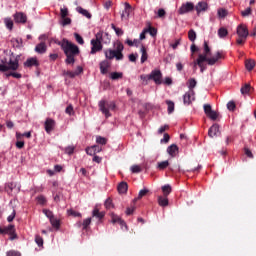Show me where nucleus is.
I'll list each match as a JSON object with an SVG mask.
<instances>
[{"instance_id":"1","label":"nucleus","mask_w":256,"mask_h":256,"mask_svg":"<svg viewBox=\"0 0 256 256\" xmlns=\"http://www.w3.org/2000/svg\"><path fill=\"white\" fill-rule=\"evenodd\" d=\"M58 45L62 47L66 55L67 65H73V63H75V56L79 55V47L66 39H63L62 42H58Z\"/></svg>"},{"instance_id":"2","label":"nucleus","mask_w":256,"mask_h":256,"mask_svg":"<svg viewBox=\"0 0 256 256\" xmlns=\"http://www.w3.org/2000/svg\"><path fill=\"white\" fill-rule=\"evenodd\" d=\"M17 69H19V59L15 57V55L10 54L1 59V73H6V71H17Z\"/></svg>"},{"instance_id":"3","label":"nucleus","mask_w":256,"mask_h":256,"mask_svg":"<svg viewBox=\"0 0 256 256\" xmlns=\"http://www.w3.org/2000/svg\"><path fill=\"white\" fill-rule=\"evenodd\" d=\"M125 46L120 41L114 43V49H107L104 51L106 59L109 61L116 59V61H122L123 59V50Z\"/></svg>"},{"instance_id":"4","label":"nucleus","mask_w":256,"mask_h":256,"mask_svg":"<svg viewBox=\"0 0 256 256\" xmlns=\"http://www.w3.org/2000/svg\"><path fill=\"white\" fill-rule=\"evenodd\" d=\"M223 57V52L221 51L216 52V55L210 58H206L203 55H198V59L193 62V65H198V67H201V64L206 62L208 65L213 66L215 63L219 62V59H223Z\"/></svg>"},{"instance_id":"5","label":"nucleus","mask_w":256,"mask_h":256,"mask_svg":"<svg viewBox=\"0 0 256 256\" xmlns=\"http://www.w3.org/2000/svg\"><path fill=\"white\" fill-rule=\"evenodd\" d=\"M236 33L238 35V38L236 40L237 45H243L249 37V29L245 24H240L237 27Z\"/></svg>"},{"instance_id":"6","label":"nucleus","mask_w":256,"mask_h":256,"mask_svg":"<svg viewBox=\"0 0 256 256\" xmlns=\"http://www.w3.org/2000/svg\"><path fill=\"white\" fill-rule=\"evenodd\" d=\"M100 111L105 115V117H111L109 109H115V102H107L102 100L99 102Z\"/></svg>"},{"instance_id":"7","label":"nucleus","mask_w":256,"mask_h":256,"mask_svg":"<svg viewBox=\"0 0 256 256\" xmlns=\"http://www.w3.org/2000/svg\"><path fill=\"white\" fill-rule=\"evenodd\" d=\"M0 233L2 235H10L11 241L17 239V233H15V225H8L7 227L0 228Z\"/></svg>"},{"instance_id":"8","label":"nucleus","mask_w":256,"mask_h":256,"mask_svg":"<svg viewBox=\"0 0 256 256\" xmlns=\"http://www.w3.org/2000/svg\"><path fill=\"white\" fill-rule=\"evenodd\" d=\"M161 79H163V74L161 73V70H153L150 73V81H154L156 85H161L163 83Z\"/></svg>"},{"instance_id":"9","label":"nucleus","mask_w":256,"mask_h":256,"mask_svg":"<svg viewBox=\"0 0 256 256\" xmlns=\"http://www.w3.org/2000/svg\"><path fill=\"white\" fill-rule=\"evenodd\" d=\"M193 9H195V4H193L192 2H187L181 5V7L178 9V14L185 15V13H191Z\"/></svg>"},{"instance_id":"10","label":"nucleus","mask_w":256,"mask_h":256,"mask_svg":"<svg viewBox=\"0 0 256 256\" xmlns=\"http://www.w3.org/2000/svg\"><path fill=\"white\" fill-rule=\"evenodd\" d=\"M81 73H83V67L78 66L76 71H67L64 70L62 72L63 77H69L70 79H75V77H77L78 75H81Z\"/></svg>"},{"instance_id":"11","label":"nucleus","mask_w":256,"mask_h":256,"mask_svg":"<svg viewBox=\"0 0 256 256\" xmlns=\"http://www.w3.org/2000/svg\"><path fill=\"white\" fill-rule=\"evenodd\" d=\"M184 105H191L193 101H195V91L194 90H189L184 94L183 97Z\"/></svg>"},{"instance_id":"12","label":"nucleus","mask_w":256,"mask_h":256,"mask_svg":"<svg viewBox=\"0 0 256 256\" xmlns=\"http://www.w3.org/2000/svg\"><path fill=\"white\" fill-rule=\"evenodd\" d=\"M91 45H92L91 52H90L91 55H95V53H98V51H102L103 49V44L93 39L91 40Z\"/></svg>"},{"instance_id":"13","label":"nucleus","mask_w":256,"mask_h":256,"mask_svg":"<svg viewBox=\"0 0 256 256\" xmlns=\"http://www.w3.org/2000/svg\"><path fill=\"white\" fill-rule=\"evenodd\" d=\"M46 133H51L55 129V120L47 118L44 124Z\"/></svg>"},{"instance_id":"14","label":"nucleus","mask_w":256,"mask_h":256,"mask_svg":"<svg viewBox=\"0 0 256 256\" xmlns=\"http://www.w3.org/2000/svg\"><path fill=\"white\" fill-rule=\"evenodd\" d=\"M109 67H111V62H109V60H104L100 62V71L102 75H107V73L109 72Z\"/></svg>"},{"instance_id":"15","label":"nucleus","mask_w":256,"mask_h":256,"mask_svg":"<svg viewBox=\"0 0 256 256\" xmlns=\"http://www.w3.org/2000/svg\"><path fill=\"white\" fill-rule=\"evenodd\" d=\"M24 67H39V60H37V58H35V57L28 58L24 62Z\"/></svg>"},{"instance_id":"16","label":"nucleus","mask_w":256,"mask_h":256,"mask_svg":"<svg viewBox=\"0 0 256 256\" xmlns=\"http://www.w3.org/2000/svg\"><path fill=\"white\" fill-rule=\"evenodd\" d=\"M14 20L16 23H27V15L23 12H18L14 15Z\"/></svg>"},{"instance_id":"17","label":"nucleus","mask_w":256,"mask_h":256,"mask_svg":"<svg viewBox=\"0 0 256 256\" xmlns=\"http://www.w3.org/2000/svg\"><path fill=\"white\" fill-rule=\"evenodd\" d=\"M167 153L172 157H177L179 154V147H177L175 144H172L167 148Z\"/></svg>"},{"instance_id":"18","label":"nucleus","mask_w":256,"mask_h":256,"mask_svg":"<svg viewBox=\"0 0 256 256\" xmlns=\"http://www.w3.org/2000/svg\"><path fill=\"white\" fill-rule=\"evenodd\" d=\"M36 53L43 55V53H47V44L45 42H41L35 47Z\"/></svg>"},{"instance_id":"19","label":"nucleus","mask_w":256,"mask_h":256,"mask_svg":"<svg viewBox=\"0 0 256 256\" xmlns=\"http://www.w3.org/2000/svg\"><path fill=\"white\" fill-rule=\"evenodd\" d=\"M111 219H112V223H119V225H121L122 227H125V229H127V224L125 223V221H123L121 219V217L117 216L115 213L111 214Z\"/></svg>"},{"instance_id":"20","label":"nucleus","mask_w":256,"mask_h":256,"mask_svg":"<svg viewBox=\"0 0 256 256\" xmlns=\"http://www.w3.org/2000/svg\"><path fill=\"white\" fill-rule=\"evenodd\" d=\"M129 15H131V4L125 3V9L121 14V19H129Z\"/></svg>"},{"instance_id":"21","label":"nucleus","mask_w":256,"mask_h":256,"mask_svg":"<svg viewBox=\"0 0 256 256\" xmlns=\"http://www.w3.org/2000/svg\"><path fill=\"white\" fill-rule=\"evenodd\" d=\"M210 137H217L219 135V124H214L210 127L208 131Z\"/></svg>"},{"instance_id":"22","label":"nucleus","mask_w":256,"mask_h":256,"mask_svg":"<svg viewBox=\"0 0 256 256\" xmlns=\"http://www.w3.org/2000/svg\"><path fill=\"white\" fill-rule=\"evenodd\" d=\"M208 7L209 5L207 4V2L202 1L196 5L195 9L197 11V14L199 15V13H201L202 11H207Z\"/></svg>"},{"instance_id":"23","label":"nucleus","mask_w":256,"mask_h":256,"mask_svg":"<svg viewBox=\"0 0 256 256\" xmlns=\"http://www.w3.org/2000/svg\"><path fill=\"white\" fill-rule=\"evenodd\" d=\"M77 13H80V15H83V17H86L87 19H91L92 15L89 13L85 8L78 6L76 8Z\"/></svg>"},{"instance_id":"24","label":"nucleus","mask_w":256,"mask_h":256,"mask_svg":"<svg viewBox=\"0 0 256 256\" xmlns=\"http://www.w3.org/2000/svg\"><path fill=\"white\" fill-rule=\"evenodd\" d=\"M204 56L206 59H210L209 56L211 55V48L209 47V44L207 41L204 42V52L203 54H199Z\"/></svg>"},{"instance_id":"25","label":"nucleus","mask_w":256,"mask_h":256,"mask_svg":"<svg viewBox=\"0 0 256 256\" xmlns=\"http://www.w3.org/2000/svg\"><path fill=\"white\" fill-rule=\"evenodd\" d=\"M158 205H160V207H167V205H169V199H167V196H158Z\"/></svg>"},{"instance_id":"26","label":"nucleus","mask_w":256,"mask_h":256,"mask_svg":"<svg viewBox=\"0 0 256 256\" xmlns=\"http://www.w3.org/2000/svg\"><path fill=\"white\" fill-rule=\"evenodd\" d=\"M127 189H129L127 182H121L118 185V193L125 194V193H127Z\"/></svg>"},{"instance_id":"27","label":"nucleus","mask_w":256,"mask_h":256,"mask_svg":"<svg viewBox=\"0 0 256 256\" xmlns=\"http://www.w3.org/2000/svg\"><path fill=\"white\" fill-rule=\"evenodd\" d=\"M228 35L229 31L227 30V28L221 27L220 29H218V37H220V39H225V37H227Z\"/></svg>"},{"instance_id":"28","label":"nucleus","mask_w":256,"mask_h":256,"mask_svg":"<svg viewBox=\"0 0 256 256\" xmlns=\"http://www.w3.org/2000/svg\"><path fill=\"white\" fill-rule=\"evenodd\" d=\"M92 216L96 217L97 219H103V217H105V212H100L99 209L95 207L92 211Z\"/></svg>"},{"instance_id":"29","label":"nucleus","mask_w":256,"mask_h":256,"mask_svg":"<svg viewBox=\"0 0 256 256\" xmlns=\"http://www.w3.org/2000/svg\"><path fill=\"white\" fill-rule=\"evenodd\" d=\"M142 56H141V63H145V61H147V59L149 58V55L147 54V49L145 48V46H141L140 49Z\"/></svg>"},{"instance_id":"30","label":"nucleus","mask_w":256,"mask_h":256,"mask_svg":"<svg viewBox=\"0 0 256 256\" xmlns=\"http://www.w3.org/2000/svg\"><path fill=\"white\" fill-rule=\"evenodd\" d=\"M148 193H149V189H147V188L140 190L138 197L136 199H134V203L139 201V199H143V197H145Z\"/></svg>"},{"instance_id":"31","label":"nucleus","mask_w":256,"mask_h":256,"mask_svg":"<svg viewBox=\"0 0 256 256\" xmlns=\"http://www.w3.org/2000/svg\"><path fill=\"white\" fill-rule=\"evenodd\" d=\"M168 167H169L168 160L158 162L157 164V169H159V171H164V169H167Z\"/></svg>"},{"instance_id":"32","label":"nucleus","mask_w":256,"mask_h":256,"mask_svg":"<svg viewBox=\"0 0 256 256\" xmlns=\"http://www.w3.org/2000/svg\"><path fill=\"white\" fill-rule=\"evenodd\" d=\"M245 67L247 69V71H253L254 67H255V60H246L245 62Z\"/></svg>"},{"instance_id":"33","label":"nucleus","mask_w":256,"mask_h":256,"mask_svg":"<svg viewBox=\"0 0 256 256\" xmlns=\"http://www.w3.org/2000/svg\"><path fill=\"white\" fill-rule=\"evenodd\" d=\"M110 79L113 81H117V79H123V73L122 72H112L110 74Z\"/></svg>"},{"instance_id":"34","label":"nucleus","mask_w":256,"mask_h":256,"mask_svg":"<svg viewBox=\"0 0 256 256\" xmlns=\"http://www.w3.org/2000/svg\"><path fill=\"white\" fill-rule=\"evenodd\" d=\"M188 39L192 43L195 42V39H197V33L195 32V30H193V29L189 30V32H188Z\"/></svg>"},{"instance_id":"35","label":"nucleus","mask_w":256,"mask_h":256,"mask_svg":"<svg viewBox=\"0 0 256 256\" xmlns=\"http://www.w3.org/2000/svg\"><path fill=\"white\" fill-rule=\"evenodd\" d=\"M166 104L168 105V113L171 115L175 111V103L171 100H166Z\"/></svg>"},{"instance_id":"36","label":"nucleus","mask_w":256,"mask_h":256,"mask_svg":"<svg viewBox=\"0 0 256 256\" xmlns=\"http://www.w3.org/2000/svg\"><path fill=\"white\" fill-rule=\"evenodd\" d=\"M11 43H13V46H14V47H22V45H23V39H21V38H13V39L11 40Z\"/></svg>"},{"instance_id":"37","label":"nucleus","mask_w":256,"mask_h":256,"mask_svg":"<svg viewBox=\"0 0 256 256\" xmlns=\"http://www.w3.org/2000/svg\"><path fill=\"white\" fill-rule=\"evenodd\" d=\"M162 191L164 193V197H168L169 193H171V185L167 184L162 187Z\"/></svg>"},{"instance_id":"38","label":"nucleus","mask_w":256,"mask_h":256,"mask_svg":"<svg viewBox=\"0 0 256 256\" xmlns=\"http://www.w3.org/2000/svg\"><path fill=\"white\" fill-rule=\"evenodd\" d=\"M60 25H62V27H66V25H71V18L67 16L65 18H61Z\"/></svg>"},{"instance_id":"39","label":"nucleus","mask_w":256,"mask_h":256,"mask_svg":"<svg viewBox=\"0 0 256 256\" xmlns=\"http://www.w3.org/2000/svg\"><path fill=\"white\" fill-rule=\"evenodd\" d=\"M206 116L209 117V119H211L212 121H217L219 114L212 110L209 114H206Z\"/></svg>"},{"instance_id":"40","label":"nucleus","mask_w":256,"mask_h":256,"mask_svg":"<svg viewBox=\"0 0 256 256\" xmlns=\"http://www.w3.org/2000/svg\"><path fill=\"white\" fill-rule=\"evenodd\" d=\"M4 23L10 31L13 29V20L11 18H5Z\"/></svg>"},{"instance_id":"41","label":"nucleus","mask_w":256,"mask_h":256,"mask_svg":"<svg viewBox=\"0 0 256 256\" xmlns=\"http://www.w3.org/2000/svg\"><path fill=\"white\" fill-rule=\"evenodd\" d=\"M69 16V9L67 8H61L60 9V18L65 19V17Z\"/></svg>"},{"instance_id":"42","label":"nucleus","mask_w":256,"mask_h":256,"mask_svg":"<svg viewBox=\"0 0 256 256\" xmlns=\"http://www.w3.org/2000/svg\"><path fill=\"white\" fill-rule=\"evenodd\" d=\"M240 91H241L242 95H247V93H249V91H251V85L245 84V85L241 88Z\"/></svg>"},{"instance_id":"43","label":"nucleus","mask_w":256,"mask_h":256,"mask_svg":"<svg viewBox=\"0 0 256 256\" xmlns=\"http://www.w3.org/2000/svg\"><path fill=\"white\" fill-rule=\"evenodd\" d=\"M165 15H167V12L165 11V9L163 8L158 9V12H157L158 19H165Z\"/></svg>"},{"instance_id":"44","label":"nucleus","mask_w":256,"mask_h":256,"mask_svg":"<svg viewBox=\"0 0 256 256\" xmlns=\"http://www.w3.org/2000/svg\"><path fill=\"white\" fill-rule=\"evenodd\" d=\"M196 86H197V80L193 78L190 79L188 83L189 91H193V89H195Z\"/></svg>"},{"instance_id":"45","label":"nucleus","mask_w":256,"mask_h":256,"mask_svg":"<svg viewBox=\"0 0 256 256\" xmlns=\"http://www.w3.org/2000/svg\"><path fill=\"white\" fill-rule=\"evenodd\" d=\"M104 205L107 209H113V207H115L111 198L106 199Z\"/></svg>"},{"instance_id":"46","label":"nucleus","mask_w":256,"mask_h":256,"mask_svg":"<svg viewBox=\"0 0 256 256\" xmlns=\"http://www.w3.org/2000/svg\"><path fill=\"white\" fill-rule=\"evenodd\" d=\"M96 143H98L99 145H107V139L101 136H98L96 138Z\"/></svg>"},{"instance_id":"47","label":"nucleus","mask_w":256,"mask_h":256,"mask_svg":"<svg viewBox=\"0 0 256 256\" xmlns=\"http://www.w3.org/2000/svg\"><path fill=\"white\" fill-rule=\"evenodd\" d=\"M146 32L150 33L151 37H155L157 35V30L154 27L146 28Z\"/></svg>"},{"instance_id":"48","label":"nucleus","mask_w":256,"mask_h":256,"mask_svg":"<svg viewBox=\"0 0 256 256\" xmlns=\"http://www.w3.org/2000/svg\"><path fill=\"white\" fill-rule=\"evenodd\" d=\"M111 28L115 31L116 35L121 36L123 35V30L121 28H117L115 24H111Z\"/></svg>"},{"instance_id":"49","label":"nucleus","mask_w":256,"mask_h":256,"mask_svg":"<svg viewBox=\"0 0 256 256\" xmlns=\"http://www.w3.org/2000/svg\"><path fill=\"white\" fill-rule=\"evenodd\" d=\"M218 17L221 19H224V17H227V10L226 9H218Z\"/></svg>"},{"instance_id":"50","label":"nucleus","mask_w":256,"mask_h":256,"mask_svg":"<svg viewBox=\"0 0 256 256\" xmlns=\"http://www.w3.org/2000/svg\"><path fill=\"white\" fill-rule=\"evenodd\" d=\"M74 37L79 45H84L85 41L83 40V37H81V35H79L78 33H74Z\"/></svg>"},{"instance_id":"51","label":"nucleus","mask_w":256,"mask_h":256,"mask_svg":"<svg viewBox=\"0 0 256 256\" xmlns=\"http://www.w3.org/2000/svg\"><path fill=\"white\" fill-rule=\"evenodd\" d=\"M50 223H51L52 227H56V229H59V225H60L59 220H57L55 218V216L52 217V219H50Z\"/></svg>"},{"instance_id":"52","label":"nucleus","mask_w":256,"mask_h":256,"mask_svg":"<svg viewBox=\"0 0 256 256\" xmlns=\"http://www.w3.org/2000/svg\"><path fill=\"white\" fill-rule=\"evenodd\" d=\"M253 12V10L251 9V7H248L246 10H243L241 12L242 17H249V15H251V13Z\"/></svg>"},{"instance_id":"53","label":"nucleus","mask_w":256,"mask_h":256,"mask_svg":"<svg viewBox=\"0 0 256 256\" xmlns=\"http://www.w3.org/2000/svg\"><path fill=\"white\" fill-rule=\"evenodd\" d=\"M95 37L96 38L93 39L94 41L98 43H103V32H98Z\"/></svg>"},{"instance_id":"54","label":"nucleus","mask_w":256,"mask_h":256,"mask_svg":"<svg viewBox=\"0 0 256 256\" xmlns=\"http://www.w3.org/2000/svg\"><path fill=\"white\" fill-rule=\"evenodd\" d=\"M68 215H71L72 217H81V213L73 210V209H69L67 211Z\"/></svg>"},{"instance_id":"55","label":"nucleus","mask_w":256,"mask_h":256,"mask_svg":"<svg viewBox=\"0 0 256 256\" xmlns=\"http://www.w3.org/2000/svg\"><path fill=\"white\" fill-rule=\"evenodd\" d=\"M131 171H132V173H141V171H143V169L139 165H133L131 167Z\"/></svg>"},{"instance_id":"56","label":"nucleus","mask_w":256,"mask_h":256,"mask_svg":"<svg viewBox=\"0 0 256 256\" xmlns=\"http://www.w3.org/2000/svg\"><path fill=\"white\" fill-rule=\"evenodd\" d=\"M6 77H14V79H21V74L12 72V73H7Z\"/></svg>"},{"instance_id":"57","label":"nucleus","mask_w":256,"mask_h":256,"mask_svg":"<svg viewBox=\"0 0 256 256\" xmlns=\"http://www.w3.org/2000/svg\"><path fill=\"white\" fill-rule=\"evenodd\" d=\"M37 201L39 205H45V203H47V199L45 198V196H38Z\"/></svg>"},{"instance_id":"58","label":"nucleus","mask_w":256,"mask_h":256,"mask_svg":"<svg viewBox=\"0 0 256 256\" xmlns=\"http://www.w3.org/2000/svg\"><path fill=\"white\" fill-rule=\"evenodd\" d=\"M90 225H91V218L85 219L82 223L83 229H87V227H89Z\"/></svg>"},{"instance_id":"59","label":"nucleus","mask_w":256,"mask_h":256,"mask_svg":"<svg viewBox=\"0 0 256 256\" xmlns=\"http://www.w3.org/2000/svg\"><path fill=\"white\" fill-rule=\"evenodd\" d=\"M212 111H213V109L211 108V106L209 104L204 105L205 115H209Z\"/></svg>"},{"instance_id":"60","label":"nucleus","mask_w":256,"mask_h":256,"mask_svg":"<svg viewBox=\"0 0 256 256\" xmlns=\"http://www.w3.org/2000/svg\"><path fill=\"white\" fill-rule=\"evenodd\" d=\"M17 215V212L15 210L12 211L11 215L7 217L8 223L13 222V219H15V216Z\"/></svg>"},{"instance_id":"61","label":"nucleus","mask_w":256,"mask_h":256,"mask_svg":"<svg viewBox=\"0 0 256 256\" xmlns=\"http://www.w3.org/2000/svg\"><path fill=\"white\" fill-rule=\"evenodd\" d=\"M7 256H21V253L19 251H15V250H11V251H8Z\"/></svg>"},{"instance_id":"62","label":"nucleus","mask_w":256,"mask_h":256,"mask_svg":"<svg viewBox=\"0 0 256 256\" xmlns=\"http://www.w3.org/2000/svg\"><path fill=\"white\" fill-rule=\"evenodd\" d=\"M235 107H236V105H235V103L233 101L228 102L227 109L229 111H235Z\"/></svg>"},{"instance_id":"63","label":"nucleus","mask_w":256,"mask_h":256,"mask_svg":"<svg viewBox=\"0 0 256 256\" xmlns=\"http://www.w3.org/2000/svg\"><path fill=\"white\" fill-rule=\"evenodd\" d=\"M35 242L39 247H43V238L41 236H36Z\"/></svg>"},{"instance_id":"64","label":"nucleus","mask_w":256,"mask_h":256,"mask_svg":"<svg viewBox=\"0 0 256 256\" xmlns=\"http://www.w3.org/2000/svg\"><path fill=\"white\" fill-rule=\"evenodd\" d=\"M95 148L93 146L86 148L87 155H95Z\"/></svg>"}]
</instances>
